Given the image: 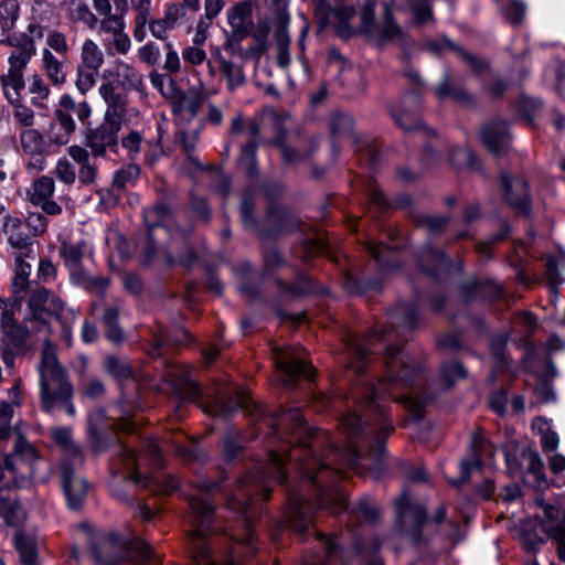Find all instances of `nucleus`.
<instances>
[{
	"instance_id": "nucleus-31",
	"label": "nucleus",
	"mask_w": 565,
	"mask_h": 565,
	"mask_svg": "<svg viewBox=\"0 0 565 565\" xmlns=\"http://www.w3.org/2000/svg\"><path fill=\"white\" fill-rule=\"evenodd\" d=\"M51 436L62 450L61 461L67 460L70 463L83 465L84 456L81 448L72 438L71 428L55 427L51 430Z\"/></svg>"
},
{
	"instance_id": "nucleus-30",
	"label": "nucleus",
	"mask_w": 565,
	"mask_h": 565,
	"mask_svg": "<svg viewBox=\"0 0 565 565\" xmlns=\"http://www.w3.org/2000/svg\"><path fill=\"white\" fill-rule=\"evenodd\" d=\"M435 94L438 98L450 97L465 106L475 104V97L454 79L449 70H445L440 83L435 87Z\"/></svg>"
},
{
	"instance_id": "nucleus-37",
	"label": "nucleus",
	"mask_w": 565,
	"mask_h": 565,
	"mask_svg": "<svg viewBox=\"0 0 565 565\" xmlns=\"http://www.w3.org/2000/svg\"><path fill=\"white\" fill-rule=\"evenodd\" d=\"M247 439L235 427H230L222 438V455L225 461H233L244 451Z\"/></svg>"
},
{
	"instance_id": "nucleus-12",
	"label": "nucleus",
	"mask_w": 565,
	"mask_h": 565,
	"mask_svg": "<svg viewBox=\"0 0 565 565\" xmlns=\"http://www.w3.org/2000/svg\"><path fill=\"white\" fill-rule=\"evenodd\" d=\"M397 522L404 535L413 544L425 542L423 526L427 522V512L422 505L413 504L411 498L403 493L396 502Z\"/></svg>"
},
{
	"instance_id": "nucleus-58",
	"label": "nucleus",
	"mask_w": 565,
	"mask_h": 565,
	"mask_svg": "<svg viewBox=\"0 0 565 565\" xmlns=\"http://www.w3.org/2000/svg\"><path fill=\"white\" fill-rule=\"evenodd\" d=\"M120 145L127 153V158L134 162L140 154L143 145V137L137 130H130L121 137Z\"/></svg>"
},
{
	"instance_id": "nucleus-33",
	"label": "nucleus",
	"mask_w": 565,
	"mask_h": 565,
	"mask_svg": "<svg viewBox=\"0 0 565 565\" xmlns=\"http://www.w3.org/2000/svg\"><path fill=\"white\" fill-rule=\"evenodd\" d=\"M557 375V370L551 360L545 362V367L536 377L533 387L534 396L537 403H551L556 399V394L552 386L553 380Z\"/></svg>"
},
{
	"instance_id": "nucleus-21",
	"label": "nucleus",
	"mask_w": 565,
	"mask_h": 565,
	"mask_svg": "<svg viewBox=\"0 0 565 565\" xmlns=\"http://www.w3.org/2000/svg\"><path fill=\"white\" fill-rule=\"evenodd\" d=\"M420 268L430 276H438L440 273H449L452 269L461 271L463 267L462 259L452 263L443 249L430 245L424 246L417 255Z\"/></svg>"
},
{
	"instance_id": "nucleus-64",
	"label": "nucleus",
	"mask_w": 565,
	"mask_h": 565,
	"mask_svg": "<svg viewBox=\"0 0 565 565\" xmlns=\"http://www.w3.org/2000/svg\"><path fill=\"white\" fill-rule=\"evenodd\" d=\"M450 218L446 215H420L417 218V225L426 228L429 234L437 235L446 230Z\"/></svg>"
},
{
	"instance_id": "nucleus-25",
	"label": "nucleus",
	"mask_w": 565,
	"mask_h": 565,
	"mask_svg": "<svg viewBox=\"0 0 565 565\" xmlns=\"http://www.w3.org/2000/svg\"><path fill=\"white\" fill-rule=\"evenodd\" d=\"M3 231L8 237V243L17 250L14 255H17L18 259L26 256L31 257V260H35L33 244L28 234V225L20 218L9 216L3 224Z\"/></svg>"
},
{
	"instance_id": "nucleus-45",
	"label": "nucleus",
	"mask_w": 565,
	"mask_h": 565,
	"mask_svg": "<svg viewBox=\"0 0 565 565\" xmlns=\"http://www.w3.org/2000/svg\"><path fill=\"white\" fill-rule=\"evenodd\" d=\"M354 13L355 10L352 6H342L335 9L331 8L330 15L332 14L337 20L334 29L342 39H348L353 34V29L349 22Z\"/></svg>"
},
{
	"instance_id": "nucleus-59",
	"label": "nucleus",
	"mask_w": 565,
	"mask_h": 565,
	"mask_svg": "<svg viewBox=\"0 0 565 565\" xmlns=\"http://www.w3.org/2000/svg\"><path fill=\"white\" fill-rule=\"evenodd\" d=\"M170 206L163 202L146 210L143 213V220L147 225V230L153 231L156 227L161 226V223L170 216Z\"/></svg>"
},
{
	"instance_id": "nucleus-26",
	"label": "nucleus",
	"mask_w": 565,
	"mask_h": 565,
	"mask_svg": "<svg viewBox=\"0 0 565 565\" xmlns=\"http://www.w3.org/2000/svg\"><path fill=\"white\" fill-rule=\"evenodd\" d=\"M328 63L339 71L338 81L342 87L350 90L364 92L365 83L361 72L354 70L345 57L334 47L328 51Z\"/></svg>"
},
{
	"instance_id": "nucleus-36",
	"label": "nucleus",
	"mask_w": 565,
	"mask_h": 565,
	"mask_svg": "<svg viewBox=\"0 0 565 565\" xmlns=\"http://www.w3.org/2000/svg\"><path fill=\"white\" fill-rule=\"evenodd\" d=\"M260 255L263 263V277L271 276L278 269L288 265L282 252L274 244H263L260 247Z\"/></svg>"
},
{
	"instance_id": "nucleus-11",
	"label": "nucleus",
	"mask_w": 565,
	"mask_h": 565,
	"mask_svg": "<svg viewBox=\"0 0 565 565\" xmlns=\"http://www.w3.org/2000/svg\"><path fill=\"white\" fill-rule=\"evenodd\" d=\"M306 350L288 347L275 353V366L281 373L285 386H294L300 376L311 381L316 371L309 366L303 358Z\"/></svg>"
},
{
	"instance_id": "nucleus-7",
	"label": "nucleus",
	"mask_w": 565,
	"mask_h": 565,
	"mask_svg": "<svg viewBox=\"0 0 565 565\" xmlns=\"http://www.w3.org/2000/svg\"><path fill=\"white\" fill-rule=\"evenodd\" d=\"M418 324V313L411 302H403L394 307L388 313L387 326L381 330L372 331L369 337L351 334L347 339V347L351 354L363 361L374 340L391 341L394 338H404Z\"/></svg>"
},
{
	"instance_id": "nucleus-5",
	"label": "nucleus",
	"mask_w": 565,
	"mask_h": 565,
	"mask_svg": "<svg viewBox=\"0 0 565 565\" xmlns=\"http://www.w3.org/2000/svg\"><path fill=\"white\" fill-rule=\"evenodd\" d=\"M90 555L97 565H147L151 561L159 562V556L143 540L127 542L115 533L95 536Z\"/></svg>"
},
{
	"instance_id": "nucleus-32",
	"label": "nucleus",
	"mask_w": 565,
	"mask_h": 565,
	"mask_svg": "<svg viewBox=\"0 0 565 565\" xmlns=\"http://www.w3.org/2000/svg\"><path fill=\"white\" fill-rule=\"evenodd\" d=\"M14 547L20 565H40L38 541L33 534L17 531L14 534Z\"/></svg>"
},
{
	"instance_id": "nucleus-53",
	"label": "nucleus",
	"mask_w": 565,
	"mask_h": 565,
	"mask_svg": "<svg viewBox=\"0 0 565 565\" xmlns=\"http://www.w3.org/2000/svg\"><path fill=\"white\" fill-rule=\"evenodd\" d=\"M43 65L46 75L55 85H62L66 81V73L64 71L63 62L57 60L51 51L44 50Z\"/></svg>"
},
{
	"instance_id": "nucleus-13",
	"label": "nucleus",
	"mask_w": 565,
	"mask_h": 565,
	"mask_svg": "<svg viewBox=\"0 0 565 565\" xmlns=\"http://www.w3.org/2000/svg\"><path fill=\"white\" fill-rule=\"evenodd\" d=\"M120 129V120L105 118L104 122L96 128L86 130L85 145L90 149L94 157H105L107 149L117 152Z\"/></svg>"
},
{
	"instance_id": "nucleus-51",
	"label": "nucleus",
	"mask_w": 565,
	"mask_h": 565,
	"mask_svg": "<svg viewBox=\"0 0 565 565\" xmlns=\"http://www.w3.org/2000/svg\"><path fill=\"white\" fill-rule=\"evenodd\" d=\"M127 479H131L135 483L142 484L145 488H150L152 484H158L164 492H170L178 487V481L172 476H156L148 477L142 476L138 471L127 476Z\"/></svg>"
},
{
	"instance_id": "nucleus-49",
	"label": "nucleus",
	"mask_w": 565,
	"mask_h": 565,
	"mask_svg": "<svg viewBox=\"0 0 565 565\" xmlns=\"http://www.w3.org/2000/svg\"><path fill=\"white\" fill-rule=\"evenodd\" d=\"M275 148L279 151L281 160L286 166H294L308 159L316 151L317 142L311 140L307 151H300L288 145L287 141Z\"/></svg>"
},
{
	"instance_id": "nucleus-41",
	"label": "nucleus",
	"mask_w": 565,
	"mask_h": 565,
	"mask_svg": "<svg viewBox=\"0 0 565 565\" xmlns=\"http://www.w3.org/2000/svg\"><path fill=\"white\" fill-rule=\"evenodd\" d=\"M277 9L275 11V41L276 45H289L290 38L287 31L289 24V14L286 10V2L284 0H275Z\"/></svg>"
},
{
	"instance_id": "nucleus-15",
	"label": "nucleus",
	"mask_w": 565,
	"mask_h": 565,
	"mask_svg": "<svg viewBox=\"0 0 565 565\" xmlns=\"http://www.w3.org/2000/svg\"><path fill=\"white\" fill-rule=\"evenodd\" d=\"M193 230V225L188 227L175 226V234H178L180 238L172 236V246L163 252L167 266H181L190 269L193 264L198 262V253L188 239Z\"/></svg>"
},
{
	"instance_id": "nucleus-61",
	"label": "nucleus",
	"mask_w": 565,
	"mask_h": 565,
	"mask_svg": "<svg viewBox=\"0 0 565 565\" xmlns=\"http://www.w3.org/2000/svg\"><path fill=\"white\" fill-rule=\"evenodd\" d=\"M268 115L270 118V128L273 131V138L269 143L273 147L281 146V143L287 141L288 136V129L285 124L286 117L279 115L275 110H270Z\"/></svg>"
},
{
	"instance_id": "nucleus-39",
	"label": "nucleus",
	"mask_w": 565,
	"mask_h": 565,
	"mask_svg": "<svg viewBox=\"0 0 565 565\" xmlns=\"http://www.w3.org/2000/svg\"><path fill=\"white\" fill-rule=\"evenodd\" d=\"M115 74L118 85L124 90H139L142 87V75L128 63L118 62Z\"/></svg>"
},
{
	"instance_id": "nucleus-56",
	"label": "nucleus",
	"mask_w": 565,
	"mask_h": 565,
	"mask_svg": "<svg viewBox=\"0 0 565 565\" xmlns=\"http://www.w3.org/2000/svg\"><path fill=\"white\" fill-rule=\"evenodd\" d=\"M199 141V131L194 130L192 132L180 131L175 135V142L182 147V150L185 152L189 161L196 168H200L201 164L198 158L194 157V151L196 148V143Z\"/></svg>"
},
{
	"instance_id": "nucleus-47",
	"label": "nucleus",
	"mask_w": 565,
	"mask_h": 565,
	"mask_svg": "<svg viewBox=\"0 0 565 565\" xmlns=\"http://www.w3.org/2000/svg\"><path fill=\"white\" fill-rule=\"evenodd\" d=\"M20 143L26 154H41L45 149L43 135L33 128L23 129L20 132Z\"/></svg>"
},
{
	"instance_id": "nucleus-24",
	"label": "nucleus",
	"mask_w": 565,
	"mask_h": 565,
	"mask_svg": "<svg viewBox=\"0 0 565 565\" xmlns=\"http://www.w3.org/2000/svg\"><path fill=\"white\" fill-rule=\"evenodd\" d=\"M274 282L277 287L278 299L280 301H290L320 292L313 279L300 269H295L294 281L287 282L284 279L276 277Z\"/></svg>"
},
{
	"instance_id": "nucleus-10",
	"label": "nucleus",
	"mask_w": 565,
	"mask_h": 565,
	"mask_svg": "<svg viewBox=\"0 0 565 565\" xmlns=\"http://www.w3.org/2000/svg\"><path fill=\"white\" fill-rule=\"evenodd\" d=\"M300 218L284 205L268 203L266 214L258 227L262 239L278 238L300 227Z\"/></svg>"
},
{
	"instance_id": "nucleus-46",
	"label": "nucleus",
	"mask_w": 565,
	"mask_h": 565,
	"mask_svg": "<svg viewBox=\"0 0 565 565\" xmlns=\"http://www.w3.org/2000/svg\"><path fill=\"white\" fill-rule=\"evenodd\" d=\"M255 206H256V196L253 190H246L243 193L241 205H239V214L242 217V222L245 227H253L258 233V227L260 223H258L255 216Z\"/></svg>"
},
{
	"instance_id": "nucleus-3",
	"label": "nucleus",
	"mask_w": 565,
	"mask_h": 565,
	"mask_svg": "<svg viewBox=\"0 0 565 565\" xmlns=\"http://www.w3.org/2000/svg\"><path fill=\"white\" fill-rule=\"evenodd\" d=\"M38 372L41 409L46 414L64 409L68 416H74L75 387L68 371L58 361L56 347L49 340L43 343Z\"/></svg>"
},
{
	"instance_id": "nucleus-63",
	"label": "nucleus",
	"mask_w": 565,
	"mask_h": 565,
	"mask_svg": "<svg viewBox=\"0 0 565 565\" xmlns=\"http://www.w3.org/2000/svg\"><path fill=\"white\" fill-rule=\"evenodd\" d=\"M98 71L86 68L83 65H77L75 86L82 95H85L96 84Z\"/></svg>"
},
{
	"instance_id": "nucleus-17",
	"label": "nucleus",
	"mask_w": 565,
	"mask_h": 565,
	"mask_svg": "<svg viewBox=\"0 0 565 565\" xmlns=\"http://www.w3.org/2000/svg\"><path fill=\"white\" fill-rule=\"evenodd\" d=\"M502 195L507 204L518 214L529 216L531 214V198L529 184L522 178H510L501 173Z\"/></svg>"
},
{
	"instance_id": "nucleus-6",
	"label": "nucleus",
	"mask_w": 565,
	"mask_h": 565,
	"mask_svg": "<svg viewBox=\"0 0 565 565\" xmlns=\"http://www.w3.org/2000/svg\"><path fill=\"white\" fill-rule=\"evenodd\" d=\"M4 470L12 475V483L15 488H26L33 481L46 482L51 467L39 456L34 446L23 435L18 434L13 451L4 455L3 465H0V481L4 478Z\"/></svg>"
},
{
	"instance_id": "nucleus-2",
	"label": "nucleus",
	"mask_w": 565,
	"mask_h": 565,
	"mask_svg": "<svg viewBox=\"0 0 565 565\" xmlns=\"http://www.w3.org/2000/svg\"><path fill=\"white\" fill-rule=\"evenodd\" d=\"M164 376L180 399L198 403L206 414L228 417L237 409H243L248 416L254 418L263 415V409H259V406L246 392L237 387L222 388L217 393L209 394L210 401L202 403L203 393L198 383L190 376L189 370L184 366H169Z\"/></svg>"
},
{
	"instance_id": "nucleus-4",
	"label": "nucleus",
	"mask_w": 565,
	"mask_h": 565,
	"mask_svg": "<svg viewBox=\"0 0 565 565\" xmlns=\"http://www.w3.org/2000/svg\"><path fill=\"white\" fill-rule=\"evenodd\" d=\"M285 457L277 450L268 451V460L259 463L255 470L238 480V488L232 498L228 499V508L244 516V522L249 530L250 523L256 513L254 497H262L263 501L270 498L271 481L286 482L284 470Z\"/></svg>"
},
{
	"instance_id": "nucleus-8",
	"label": "nucleus",
	"mask_w": 565,
	"mask_h": 565,
	"mask_svg": "<svg viewBox=\"0 0 565 565\" xmlns=\"http://www.w3.org/2000/svg\"><path fill=\"white\" fill-rule=\"evenodd\" d=\"M247 129L248 138L241 146L237 158L238 166L250 177H258L257 148L262 142V127L257 119H245L242 113H237L231 120L230 132L234 136L241 135Z\"/></svg>"
},
{
	"instance_id": "nucleus-35",
	"label": "nucleus",
	"mask_w": 565,
	"mask_h": 565,
	"mask_svg": "<svg viewBox=\"0 0 565 565\" xmlns=\"http://www.w3.org/2000/svg\"><path fill=\"white\" fill-rule=\"evenodd\" d=\"M104 335L114 344H121L125 341V332L119 324V308L108 306L104 309L102 317Z\"/></svg>"
},
{
	"instance_id": "nucleus-14",
	"label": "nucleus",
	"mask_w": 565,
	"mask_h": 565,
	"mask_svg": "<svg viewBox=\"0 0 565 565\" xmlns=\"http://www.w3.org/2000/svg\"><path fill=\"white\" fill-rule=\"evenodd\" d=\"M79 467L82 465L70 463L67 460L61 461L58 466L61 486L67 505L72 510H78L83 507L88 490L86 479L76 475Z\"/></svg>"
},
{
	"instance_id": "nucleus-52",
	"label": "nucleus",
	"mask_w": 565,
	"mask_h": 565,
	"mask_svg": "<svg viewBox=\"0 0 565 565\" xmlns=\"http://www.w3.org/2000/svg\"><path fill=\"white\" fill-rule=\"evenodd\" d=\"M104 369L113 377L118 381L127 380L134 375L130 364L117 355H107L104 359Z\"/></svg>"
},
{
	"instance_id": "nucleus-22",
	"label": "nucleus",
	"mask_w": 565,
	"mask_h": 565,
	"mask_svg": "<svg viewBox=\"0 0 565 565\" xmlns=\"http://www.w3.org/2000/svg\"><path fill=\"white\" fill-rule=\"evenodd\" d=\"M92 114V108L86 100L77 102L68 94H64L58 102V108L54 111L55 121L65 128L67 132L75 130L76 125L72 118L74 115L81 122H85Z\"/></svg>"
},
{
	"instance_id": "nucleus-60",
	"label": "nucleus",
	"mask_w": 565,
	"mask_h": 565,
	"mask_svg": "<svg viewBox=\"0 0 565 565\" xmlns=\"http://www.w3.org/2000/svg\"><path fill=\"white\" fill-rule=\"evenodd\" d=\"M29 279L22 278V276H14L11 285L12 295L9 298L4 299L7 308L20 309L26 290L29 288Z\"/></svg>"
},
{
	"instance_id": "nucleus-44",
	"label": "nucleus",
	"mask_w": 565,
	"mask_h": 565,
	"mask_svg": "<svg viewBox=\"0 0 565 565\" xmlns=\"http://www.w3.org/2000/svg\"><path fill=\"white\" fill-rule=\"evenodd\" d=\"M343 288L350 295H364L370 290L379 291L382 284L379 279H359L351 273H345L343 276Z\"/></svg>"
},
{
	"instance_id": "nucleus-1",
	"label": "nucleus",
	"mask_w": 565,
	"mask_h": 565,
	"mask_svg": "<svg viewBox=\"0 0 565 565\" xmlns=\"http://www.w3.org/2000/svg\"><path fill=\"white\" fill-rule=\"evenodd\" d=\"M379 391L367 385L354 393V398L366 412L377 415L375 427L365 430L360 416L349 412L340 419L344 435V446L330 440L327 431L315 433L307 425L299 408H279L271 417V433L279 440H287L291 446L286 457L295 461L303 477L299 491H289L287 519L299 533L309 526L317 508H328L338 513L347 509L343 493L335 489L341 478L342 467L355 468L359 465L371 470L380 478L385 470V441L394 431L391 422L384 419V408L376 399Z\"/></svg>"
},
{
	"instance_id": "nucleus-18",
	"label": "nucleus",
	"mask_w": 565,
	"mask_h": 565,
	"mask_svg": "<svg viewBox=\"0 0 565 565\" xmlns=\"http://www.w3.org/2000/svg\"><path fill=\"white\" fill-rule=\"evenodd\" d=\"M420 95L417 92H409L402 97L399 104L390 105L388 111L399 128L412 131L420 127Z\"/></svg>"
},
{
	"instance_id": "nucleus-42",
	"label": "nucleus",
	"mask_w": 565,
	"mask_h": 565,
	"mask_svg": "<svg viewBox=\"0 0 565 565\" xmlns=\"http://www.w3.org/2000/svg\"><path fill=\"white\" fill-rule=\"evenodd\" d=\"M350 522L359 524H373L379 519V509L374 501L369 498L361 499L350 512Z\"/></svg>"
},
{
	"instance_id": "nucleus-19",
	"label": "nucleus",
	"mask_w": 565,
	"mask_h": 565,
	"mask_svg": "<svg viewBox=\"0 0 565 565\" xmlns=\"http://www.w3.org/2000/svg\"><path fill=\"white\" fill-rule=\"evenodd\" d=\"M9 43L13 47L9 56L10 78L13 85L19 86L22 82L23 68L35 53V45L33 38L25 34L10 38Z\"/></svg>"
},
{
	"instance_id": "nucleus-62",
	"label": "nucleus",
	"mask_w": 565,
	"mask_h": 565,
	"mask_svg": "<svg viewBox=\"0 0 565 565\" xmlns=\"http://www.w3.org/2000/svg\"><path fill=\"white\" fill-rule=\"evenodd\" d=\"M544 465L537 454L530 455V463L527 468V478L533 477V481H529L536 489H544L547 486L544 475Z\"/></svg>"
},
{
	"instance_id": "nucleus-38",
	"label": "nucleus",
	"mask_w": 565,
	"mask_h": 565,
	"mask_svg": "<svg viewBox=\"0 0 565 565\" xmlns=\"http://www.w3.org/2000/svg\"><path fill=\"white\" fill-rule=\"evenodd\" d=\"M217 63L221 74L226 78V85L230 92L235 90L246 83L243 65L226 60L221 55L217 57Z\"/></svg>"
},
{
	"instance_id": "nucleus-27",
	"label": "nucleus",
	"mask_w": 565,
	"mask_h": 565,
	"mask_svg": "<svg viewBox=\"0 0 565 565\" xmlns=\"http://www.w3.org/2000/svg\"><path fill=\"white\" fill-rule=\"evenodd\" d=\"M253 4L249 1H242L232 7L227 12V21L231 25V38L233 41H241L250 34Z\"/></svg>"
},
{
	"instance_id": "nucleus-28",
	"label": "nucleus",
	"mask_w": 565,
	"mask_h": 565,
	"mask_svg": "<svg viewBox=\"0 0 565 565\" xmlns=\"http://www.w3.org/2000/svg\"><path fill=\"white\" fill-rule=\"evenodd\" d=\"M54 180L51 177L43 175L33 182V192L30 201L34 205L41 206L43 212L49 215H57L62 207L51 198L54 193Z\"/></svg>"
},
{
	"instance_id": "nucleus-23",
	"label": "nucleus",
	"mask_w": 565,
	"mask_h": 565,
	"mask_svg": "<svg viewBox=\"0 0 565 565\" xmlns=\"http://www.w3.org/2000/svg\"><path fill=\"white\" fill-rule=\"evenodd\" d=\"M15 309H6L0 316V333L2 348L24 350L26 348V341L29 339V329L19 323L14 318Z\"/></svg>"
},
{
	"instance_id": "nucleus-29",
	"label": "nucleus",
	"mask_w": 565,
	"mask_h": 565,
	"mask_svg": "<svg viewBox=\"0 0 565 565\" xmlns=\"http://www.w3.org/2000/svg\"><path fill=\"white\" fill-rule=\"evenodd\" d=\"M99 95L107 104L106 119L120 120L126 114L127 100L113 82L103 83L99 86Z\"/></svg>"
},
{
	"instance_id": "nucleus-20",
	"label": "nucleus",
	"mask_w": 565,
	"mask_h": 565,
	"mask_svg": "<svg viewBox=\"0 0 565 565\" xmlns=\"http://www.w3.org/2000/svg\"><path fill=\"white\" fill-rule=\"evenodd\" d=\"M480 138L488 151L495 157L503 156L510 149L511 135L504 120L494 119L483 124Z\"/></svg>"
},
{
	"instance_id": "nucleus-55",
	"label": "nucleus",
	"mask_w": 565,
	"mask_h": 565,
	"mask_svg": "<svg viewBox=\"0 0 565 565\" xmlns=\"http://www.w3.org/2000/svg\"><path fill=\"white\" fill-rule=\"evenodd\" d=\"M78 392L84 398L97 401L105 396L106 387L100 379L96 376H88L79 382Z\"/></svg>"
},
{
	"instance_id": "nucleus-54",
	"label": "nucleus",
	"mask_w": 565,
	"mask_h": 565,
	"mask_svg": "<svg viewBox=\"0 0 565 565\" xmlns=\"http://www.w3.org/2000/svg\"><path fill=\"white\" fill-rule=\"evenodd\" d=\"M19 15L18 0H2L0 2V38L11 30Z\"/></svg>"
},
{
	"instance_id": "nucleus-16",
	"label": "nucleus",
	"mask_w": 565,
	"mask_h": 565,
	"mask_svg": "<svg viewBox=\"0 0 565 565\" xmlns=\"http://www.w3.org/2000/svg\"><path fill=\"white\" fill-rule=\"evenodd\" d=\"M28 307L32 320L47 323L51 318L61 321L64 302L58 296L41 287L31 291Z\"/></svg>"
},
{
	"instance_id": "nucleus-48",
	"label": "nucleus",
	"mask_w": 565,
	"mask_h": 565,
	"mask_svg": "<svg viewBox=\"0 0 565 565\" xmlns=\"http://www.w3.org/2000/svg\"><path fill=\"white\" fill-rule=\"evenodd\" d=\"M104 64V54L97 44L92 40H86L83 43L81 51V63L79 65L86 68L98 71Z\"/></svg>"
},
{
	"instance_id": "nucleus-40",
	"label": "nucleus",
	"mask_w": 565,
	"mask_h": 565,
	"mask_svg": "<svg viewBox=\"0 0 565 565\" xmlns=\"http://www.w3.org/2000/svg\"><path fill=\"white\" fill-rule=\"evenodd\" d=\"M140 167L135 162L122 166L114 174L111 190L118 193L124 192L128 186L134 185L140 177Z\"/></svg>"
},
{
	"instance_id": "nucleus-34",
	"label": "nucleus",
	"mask_w": 565,
	"mask_h": 565,
	"mask_svg": "<svg viewBox=\"0 0 565 565\" xmlns=\"http://www.w3.org/2000/svg\"><path fill=\"white\" fill-rule=\"evenodd\" d=\"M0 518L9 526H18L25 520V513L18 498L12 497L0 489Z\"/></svg>"
},
{
	"instance_id": "nucleus-43",
	"label": "nucleus",
	"mask_w": 565,
	"mask_h": 565,
	"mask_svg": "<svg viewBox=\"0 0 565 565\" xmlns=\"http://www.w3.org/2000/svg\"><path fill=\"white\" fill-rule=\"evenodd\" d=\"M355 120L352 115L343 111H334L330 118V131L335 138L353 137Z\"/></svg>"
},
{
	"instance_id": "nucleus-50",
	"label": "nucleus",
	"mask_w": 565,
	"mask_h": 565,
	"mask_svg": "<svg viewBox=\"0 0 565 565\" xmlns=\"http://www.w3.org/2000/svg\"><path fill=\"white\" fill-rule=\"evenodd\" d=\"M105 422L106 412L103 408L96 409L88 416V434L93 443V449L97 454L103 451L106 447L99 433Z\"/></svg>"
},
{
	"instance_id": "nucleus-9",
	"label": "nucleus",
	"mask_w": 565,
	"mask_h": 565,
	"mask_svg": "<svg viewBox=\"0 0 565 565\" xmlns=\"http://www.w3.org/2000/svg\"><path fill=\"white\" fill-rule=\"evenodd\" d=\"M384 364L386 380L403 385H412L424 371L422 363L404 353L397 344L386 347Z\"/></svg>"
},
{
	"instance_id": "nucleus-57",
	"label": "nucleus",
	"mask_w": 565,
	"mask_h": 565,
	"mask_svg": "<svg viewBox=\"0 0 565 565\" xmlns=\"http://www.w3.org/2000/svg\"><path fill=\"white\" fill-rule=\"evenodd\" d=\"M440 375L445 384L451 387L458 380L467 377L468 372L460 362L451 360L443 363Z\"/></svg>"
}]
</instances>
